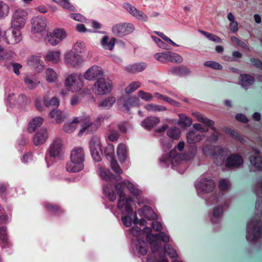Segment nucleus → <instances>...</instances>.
Segmentation results:
<instances>
[{"mask_svg":"<svg viewBox=\"0 0 262 262\" xmlns=\"http://www.w3.org/2000/svg\"><path fill=\"white\" fill-rule=\"evenodd\" d=\"M256 213L247 223L246 238L249 242L254 243L262 234V202L257 199L256 204Z\"/></svg>","mask_w":262,"mask_h":262,"instance_id":"obj_1","label":"nucleus"},{"mask_svg":"<svg viewBox=\"0 0 262 262\" xmlns=\"http://www.w3.org/2000/svg\"><path fill=\"white\" fill-rule=\"evenodd\" d=\"M28 13L23 9L16 10L12 14L11 21V28L12 29L13 42L12 44L19 42L22 38L21 30L24 27Z\"/></svg>","mask_w":262,"mask_h":262,"instance_id":"obj_2","label":"nucleus"},{"mask_svg":"<svg viewBox=\"0 0 262 262\" xmlns=\"http://www.w3.org/2000/svg\"><path fill=\"white\" fill-rule=\"evenodd\" d=\"M106 118L105 115L101 116L94 122H91L90 117L86 115L75 117V121H77V124L81 123V129L79 130L78 136H81L83 133L90 134L96 131L100 126L101 121Z\"/></svg>","mask_w":262,"mask_h":262,"instance_id":"obj_3","label":"nucleus"},{"mask_svg":"<svg viewBox=\"0 0 262 262\" xmlns=\"http://www.w3.org/2000/svg\"><path fill=\"white\" fill-rule=\"evenodd\" d=\"M115 189L119 195L118 208L121 211L122 214L125 213L127 214H132L133 212L132 205L134 204L133 200L130 198H126L125 197L122 185H116Z\"/></svg>","mask_w":262,"mask_h":262,"instance_id":"obj_4","label":"nucleus"},{"mask_svg":"<svg viewBox=\"0 0 262 262\" xmlns=\"http://www.w3.org/2000/svg\"><path fill=\"white\" fill-rule=\"evenodd\" d=\"M64 85L67 90L72 93L79 92L83 86V81L80 74H68L65 76Z\"/></svg>","mask_w":262,"mask_h":262,"instance_id":"obj_5","label":"nucleus"},{"mask_svg":"<svg viewBox=\"0 0 262 262\" xmlns=\"http://www.w3.org/2000/svg\"><path fill=\"white\" fill-rule=\"evenodd\" d=\"M195 187L198 195L206 200V194L213 190L215 184L211 179L200 178L195 182Z\"/></svg>","mask_w":262,"mask_h":262,"instance_id":"obj_6","label":"nucleus"},{"mask_svg":"<svg viewBox=\"0 0 262 262\" xmlns=\"http://www.w3.org/2000/svg\"><path fill=\"white\" fill-rule=\"evenodd\" d=\"M206 203L207 204H217L214 207L212 214L210 216V220L213 223H217L221 218L223 209V206H225L224 201L222 197L217 196H212L210 200H206Z\"/></svg>","mask_w":262,"mask_h":262,"instance_id":"obj_7","label":"nucleus"},{"mask_svg":"<svg viewBox=\"0 0 262 262\" xmlns=\"http://www.w3.org/2000/svg\"><path fill=\"white\" fill-rule=\"evenodd\" d=\"M112 89L111 81L105 78H98L93 85V92L98 95H103L110 92Z\"/></svg>","mask_w":262,"mask_h":262,"instance_id":"obj_8","label":"nucleus"},{"mask_svg":"<svg viewBox=\"0 0 262 262\" xmlns=\"http://www.w3.org/2000/svg\"><path fill=\"white\" fill-rule=\"evenodd\" d=\"M48 152L50 157L60 159L64 153L62 141L59 138L54 140L48 149Z\"/></svg>","mask_w":262,"mask_h":262,"instance_id":"obj_9","label":"nucleus"},{"mask_svg":"<svg viewBox=\"0 0 262 262\" xmlns=\"http://www.w3.org/2000/svg\"><path fill=\"white\" fill-rule=\"evenodd\" d=\"M134 29V25L130 23H120L113 26L112 32L115 36L121 37L131 33Z\"/></svg>","mask_w":262,"mask_h":262,"instance_id":"obj_10","label":"nucleus"},{"mask_svg":"<svg viewBox=\"0 0 262 262\" xmlns=\"http://www.w3.org/2000/svg\"><path fill=\"white\" fill-rule=\"evenodd\" d=\"M118 184L122 185L123 186H125L127 189L129 191L130 193L134 196H135L137 200V202L138 204L144 203L143 199L141 198L142 191L139 189L138 185L131 181H124L122 183H118Z\"/></svg>","mask_w":262,"mask_h":262,"instance_id":"obj_11","label":"nucleus"},{"mask_svg":"<svg viewBox=\"0 0 262 262\" xmlns=\"http://www.w3.org/2000/svg\"><path fill=\"white\" fill-rule=\"evenodd\" d=\"M67 36L66 32L63 29H55L47 34L48 42L52 46H56L63 40Z\"/></svg>","mask_w":262,"mask_h":262,"instance_id":"obj_12","label":"nucleus"},{"mask_svg":"<svg viewBox=\"0 0 262 262\" xmlns=\"http://www.w3.org/2000/svg\"><path fill=\"white\" fill-rule=\"evenodd\" d=\"M182 160V155L177 153L176 148L170 151L168 156L163 155L160 159V162L162 164L168 165L169 163H171L173 166L180 164Z\"/></svg>","mask_w":262,"mask_h":262,"instance_id":"obj_13","label":"nucleus"},{"mask_svg":"<svg viewBox=\"0 0 262 262\" xmlns=\"http://www.w3.org/2000/svg\"><path fill=\"white\" fill-rule=\"evenodd\" d=\"M100 141L96 137L91 139L90 142V148L91 155L96 162L100 161L102 152L100 148Z\"/></svg>","mask_w":262,"mask_h":262,"instance_id":"obj_14","label":"nucleus"},{"mask_svg":"<svg viewBox=\"0 0 262 262\" xmlns=\"http://www.w3.org/2000/svg\"><path fill=\"white\" fill-rule=\"evenodd\" d=\"M32 31L34 33H38L45 30L47 19L43 17L36 16L31 19Z\"/></svg>","mask_w":262,"mask_h":262,"instance_id":"obj_15","label":"nucleus"},{"mask_svg":"<svg viewBox=\"0 0 262 262\" xmlns=\"http://www.w3.org/2000/svg\"><path fill=\"white\" fill-rule=\"evenodd\" d=\"M147 240L150 245L160 248L159 241L161 240L164 243H167L169 241V236L165 232H160L159 234L147 235Z\"/></svg>","mask_w":262,"mask_h":262,"instance_id":"obj_16","label":"nucleus"},{"mask_svg":"<svg viewBox=\"0 0 262 262\" xmlns=\"http://www.w3.org/2000/svg\"><path fill=\"white\" fill-rule=\"evenodd\" d=\"M64 60L67 65L74 67L79 66L82 61L81 56L79 54L72 51L65 53Z\"/></svg>","mask_w":262,"mask_h":262,"instance_id":"obj_17","label":"nucleus"},{"mask_svg":"<svg viewBox=\"0 0 262 262\" xmlns=\"http://www.w3.org/2000/svg\"><path fill=\"white\" fill-rule=\"evenodd\" d=\"M226 166L229 168H237L243 164V157L237 154H233L229 156L225 161Z\"/></svg>","mask_w":262,"mask_h":262,"instance_id":"obj_18","label":"nucleus"},{"mask_svg":"<svg viewBox=\"0 0 262 262\" xmlns=\"http://www.w3.org/2000/svg\"><path fill=\"white\" fill-rule=\"evenodd\" d=\"M103 74L102 69L99 66L94 65L86 71L83 75V77L88 80L92 81L102 76Z\"/></svg>","mask_w":262,"mask_h":262,"instance_id":"obj_19","label":"nucleus"},{"mask_svg":"<svg viewBox=\"0 0 262 262\" xmlns=\"http://www.w3.org/2000/svg\"><path fill=\"white\" fill-rule=\"evenodd\" d=\"M139 103L138 99L135 97H123L118 100L119 105L127 111H128L132 106L138 105Z\"/></svg>","mask_w":262,"mask_h":262,"instance_id":"obj_20","label":"nucleus"},{"mask_svg":"<svg viewBox=\"0 0 262 262\" xmlns=\"http://www.w3.org/2000/svg\"><path fill=\"white\" fill-rule=\"evenodd\" d=\"M27 64L31 68L36 70L40 72L43 69L44 65L43 61L40 59V56L31 55L28 57Z\"/></svg>","mask_w":262,"mask_h":262,"instance_id":"obj_21","label":"nucleus"},{"mask_svg":"<svg viewBox=\"0 0 262 262\" xmlns=\"http://www.w3.org/2000/svg\"><path fill=\"white\" fill-rule=\"evenodd\" d=\"M7 99L8 101L12 106L15 104L23 105L26 104L27 102V97L24 94L16 96L15 94L12 93L9 95Z\"/></svg>","mask_w":262,"mask_h":262,"instance_id":"obj_22","label":"nucleus"},{"mask_svg":"<svg viewBox=\"0 0 262 262\" xmlns=\"http://www.w3.org/2000/svg\"><path fill=\"white\" fill-rule=\"evenodd\" d=\"M217 153L213 154L212 160L215 164L221 166L224 162L225 157L227 156L229 151L226 149L217 147Z\"/></svg>","mask_w":262,"mask_h":262,"instance_id":"obj_23","label":"nucleus"},{"mask_svg":"<svg viewBox=\"0 0 262 262\" xmlns=\"http://www.w3.org/2000/svg\"><path fill=\"white\" fill-rule=\"evenodd\" d=\"M151 253L147 257V262H158L162 258H164L165 254H161L160 248L153 245H151Z\"/></svg>","mask_w":262,"mask_h":262,"instance_id":"obj_24","label":"nucleus"},{"mask_svg":"<svg viewBox=\"0 0 262 262\" xmlns=\"http://www.w3.org/2000/svg\"><path fill=\"white\" fill-rule=\"evenodd\" d=\"M48 137L47 130L45 129H40L35 134L33 143L36 146L41 145L46 142Z\"/></svg>","mask_w":262,"mask_h":262,"instance_id":"obj_25","label":"nucleus"},{"mask_svg":"<svg viewBox=\"0 0 262 262\" xmlns=\"http://www.w3.org/2000/svg\"><path fill=\"white\" fill-rule=\"evenodd\" d=\"M84 168V164L80 162L70 159L66 165V169L70 172H77L82 170Z\"/></svg>","mask_w":262,"mask_h":262,"instance_id":"obj_26","label":"nucleus"},{"mask_svg":"<svg viewBox=\"0 0 262 262\" xmlns=\"http://www.w3.org/2000/svg\"><path fill=\"white\" fill-rule=\"evenodd\" d=\"M70 159L77 161L84 164L85 154L81 147H75L71 152Z\"/></svg>","mask_w":262,"mask_h":262,"instance_id":"obj_27","label":"nucleus"},{"mask_svg":"<svg viewBox=\"0 0 262 262\" xmlns=\"http://www.w3.org/2000/svg\"><path fill=\"white\" fill-rule=\"evenodd\" d=\"M254 153L257 156H251L249 158V160L251 164L255 168L259 170H262V158L258 156L259 151L256 149L253 148Z\"/></svg>","mask_w":262,"mask_h":262,"instance_id":"obj_28","label":"nucleus"},{"mask_svg":"<svg viewBox=\"0 0 262 262\" xmlns=\"http://www.w3.org/2000/svg\"><path fill=\"white\" fill-rule=\"evenodd\" d=\"M148 246L146 242L143 240H139L137 243L135 244L134 250L137 252L138 256L144 255L147 252Z\"/></svg>","mask_w":262,"mask_h":262,"instance_id":"obj_29","label":"nucleus"},{"mask_svg":"<svg viewBox=\"0 0 262 262\" xmlns=\"http://www.w3.org/2000/svg\"><path fill=\"white\" fill-rule=\"evenodd\" d=\"M160 122V119L157 117H150L146 118L141 122V125L144 128L150 130L158 125Z\"/></svg>","mask_w":262,"mask_h":262,"instance_id":"obj_30","label":"nucleus"},{"mask_svg":"<svg viewBox=\"0 0 262 262\" xmlns=\"http://www.w3.org/2000/svg\"><path fill=\"white\" fill-rule=\"evenodd\" d=\"M60 52L57 50L49 51L44 56V59L46 61L56 63L60 60Z\"/></svg>","mask_w":262,"mask_h":262,"instance_id":"obj_31","label":"nucleus"},{"mask_svg":"<svg viewBox=\"0 0 262 262\" xmlns=\"http://www.w3.org/2000/svg\"><path fill=\"white\" fill-rule=\"evenodd\" d=\"M187 142L190 144H194L201 141L204 136L198 132L192 130L188 132L186 136Z\"/></svg>","mask_w":262,"mask_h":262,"instance_id":"obj_32","label":"nucleus"},{"mask_svg":"<svg viewBox=\"0 0 262 262\" xmlns=\"http://www.w3.org/2000/svg\"><path fill=\"white\" fill-rule=\"evenodd\" d=\"M169 73L177 76H184L189 75L190 71L185 67H175L170 69Z\"/></svg>","mask_w":262,"mask_h":262,"instance_id":"obj_33","label":"nucleus"},{"mask_svg":"<svg viewBox=\"0 0 262 262\" xmlns=\"http://www.w3.org/2000/svg\"><path fill=\"white\" fill-rule=\"evenodd\" d=\"M254 81L253 77L248 74H241L239 83L242 87L244 89H247L251 85Z\"/></svg>","mask_w":262,"mask_h":262,"instance_id":"obj_34","label":"nucleus"},{"mask_svg":"<svg viewBox=\"0 0 262 262\" xmlns=\"http://www.w3.org/2000/svg\"><path fill=\"white\" fill-rule=\"evenodd\" d=\"M43 121V119L40 117H36L33 118L28 124V130L29 132H34L36 128L42 124Z\"/></svg>","mask_w":262,"mask_h":262,"instance_id":"obj_35","label":"nucleus"},{"mask_svg":"<svg viewBox=\"0 0 262 262\" xmlns=\"http://www.w3.org/2000/svg\"><path fill=\"white\" fill-rule=\"evenodd\" d=\"M146 68V64L144 62L136 63L126 67V70L130 73L141 72Z\"/></svg>","mask_w":262,"mask_h":262,"instance_id":"obj_36","label":"nucleus"},{"mask_svg":"<svg viewBox=\"0 0 262 262\" xmlns=\"http://www.w3.org/2000/svg\"><path fill=\"white\" fill-rule=\"evenodd\" d=\"M103 191L105 195L108 199L114 202L116 199V194L113 190V186L111 184H104Z\"/></svg>","mask_w":262,"mask_h":262,"instance_id":"obj_37","label":"nucleus"},{"mask_svg":"<svg viewBox=\"0 0 262 262\" xmlns=\"http://www.w3.org/2000/svg\"><path fill=\"white\" fill-rule=\"evenodd\" d=\"M98 169L99 176L103 180L106 181H110L111 178L113 177V174L111 172L110 170L104 166H99L98 167Z\"/></svg>","mask_w":262,"mask_h":262,"instance_id":"obj_38","label":"nucleus"},{"mask_svg":"<svg viewBox=\"0 0 262 262\" xmlns=\"http://www.w3.org/2000/svg\"><path fill=\"white\" fill-rule=\"evenodd\" d=\"M46 80L49 83L55 82L58 79V75L52 68H48L45 72Z\"/></svg>","mask_w":262,"mask_h":262,"instance_id":"obj_39","label":"nucleus"},{"mask_svg":"<svg viewBox=\"0 0 262 262\" xmlns=\"http://www.w3.org/2000/svg\"><path fill=\"white\" fill-rule=\"evenodd\" d=\"M179 119L178 122V124L182 127H186L190 126L192 123L191 119L186 116L183 114H179Z\"/></svg>","mask_w":262,"mask_h":262,"instance_id":"obj_40","label":"nucleus"},{"mask_svg":"<svg viewBox=\"0 0 262 262\" xmlns=\"http://www.w3.org/2000/svg\"><path fill=\"white\" fill-rule=\"evenodd\" d=\"M126 147L124 143H119L117 146V154L119 160L124 161L126 158Z\"/></svg>","mask_w":262,"mask_h":262,"instance_id":"obj_41","label":"nucleus"},{"mask_svg":"<svg viewBox=\"0 0 262 262\" xmlns=\"http://www.w3.org/2000/svg\"><path fill=\"white\" fill-rule=\"evenodd\" d=\"M192 114L196 118L198 121L201 122L205 125L211 127V128L213 127V125H214V122L212 120L204 117V115L198 113H194Z\"/></svg>","mask_w":262,"mask_h":262,"instance_id":"obj_42","label":"nucleus"},{"mask_svg":"<svg viewBox=\"0 0 262 262\" xmlns=\"http://www.w3.org/2000/svg\"><path fill=\"white\" fill-rule=\"evenodd\" d=\"M116 102V98L114 97H108L101 101L98 106L104 108H110Z\"/></svg>","mask_w":262,"mask_h":262,"instance_id":"obj_43","label":"nucleus"},{"mask_svg":"<svg viewBox=\"0 0 262 262\" xmlns=\"http://www.w3.org/2000/svg\"><path fill=\"white\" fill-rule=\"evenodd\" d=\"M24 79L25 84L30 89H35L38 86V84L39 83V81L28 75L25 76L24 77Z\"/></svg>","mask_w":262,"mask_h":262,"instance_id":"obj_44","label":"nucleus"},{"mask_svg":"<svg viewBox=\"0 0 262 262\" xmlns=\"http://www.w3.org/2000/svg\"><path fill=\"white\" fill-rule=\"evenodd\" d=\"M50 117L57 123H60L64 118L62 112L59 110H53L49 114Z\"/></svg>","mask_w":262,"mask_h":262,"instance_id":"obj_45","label":"nucleus"},{"mask_svg":"<svg viewBox=\"0 0 262 262\" xmlns=\"http://www.w3.org/2000/svg\"><path fill=\"white\" fill-rule=\"evenodd\" d=\"M130 15L140 21L146 22L148 19V16L143 11L137 9L135 10V11L132 13Z\"/></svg>","mask_w":262,"mask_h":262,"instance_id":"obj_46","label":"nucleus"},{"mask_svg":"<svg viewBox=\"0 0 262 262\" xmlns=\"http://www.w3.org/2000/svg\"><path fill=\"white\" fill-rule=\"evenodd\" d=\"M9 6L6 3L0 1V19L4 18L9 14Z\"/></svg>","mask_w":262,"mask_h":262,"instance_id":"obj_47","label":"nucleus"},{"mask_svg":"<svg viewBox=\"0 0 262 262\" xmlns=\"http://www.w3.org/2000/svg\"><path fill=\"white\" fill-rule=\"evenodd\" d=\"M104 153L106 159L108 160L114 159L115 157V149L114 147L112 144H108L106 147Z\"/></svg>","mask_w":262,"mask_h":262,"instance_id":"obj_48","label":"nucleus"},{"mask_svg":"<svg viewBox=\"0 0 262 262\" xmlns=\"http://www.w3.org/2000/svg\"><path fill=\"white\" fill-rule=\"evenodd\" d=\"M167 135L169 138L177 140L180 136V131L176 127H171L167 130Z\"/></svg>","mask_w":262,"mask_h":262,"instance_id":"obj_49","label":"nucleus"},{"mask_svg":"<svg viewBox=\"0 0 262 262\" xmlns=\"http://www.w3.org/2000/svg\"><path fill=\"white\" fill-rule=\"evenodd\" d=\"M77 121H75V118L73 119L71 122L66 123L63 126V130L68 133H71L73 132L77 127Z\"/></svg>","mask_w":262,"mask_h":262,"instance_id":"obj_50","label":"nucleus"},{"mask_svg":"<svg viewBox=\"0 0 262 262\" xmlns=\"http://www.w3.org/2000/svg\"><path fill=\"white\" fill-rule=\"evenodd\" d=\"M199 32L204 35L209 40H211L214 42L220 43L222 42V39L217 36L210 33L207 32L203 30H199Z\"/></svg>","mask_w":262,"mask_h":262,"instance_id":"obj_51","label":"nucleus"},{"mask_svg":"<svg viewBox=\"0 0 262 262\" xmlns=\"http://www.w3.org/2000/svg\"><path fill=\"white\" fill-rule=\"evenodd\" d=\"M145 108L149 112H162L166 110V108L163 106L154 104L146 105Z\"/></svg>","mask_w":262,"mask_h":262,"instance_id":"obj_52","label":"nucleus"},{"mask_svg":"<svg viewBox=\"0 0 262 262\" xmlns=\"http://www.w3.org/2000/svg\"><path fill=\"white\" fill-rule=\"evenodd\" d=\"M140 86L141 83L139 81H133L125 89V92L128 94H131L139 88Z\"/></svg>","mask_w":262,"mask_h":262,"instance_id":"obj_53","label":"nucleus"},{"mask_svg":"<svg viewBox=\"0 0 262 262\" xmlns=\"http://www.w3.org/2000/svg\"><path fill=\"white\" fill-rule=\"evenodd\" d=\"M168 61L180 63L183 61V58L177 53L169 52Z\"/></svg>","mask_w":262,"mask_h":262,"instance_id":"obj_54","label":"nucleus"},{"mask_svg":"<svg viewBox=\"0 0 262 262\" xmlns=\"http://www.w3.org/2000/svg\"><path fill=\"white\" fill-rule=\"evenodd\" d=\"M45 207L48 211L51 213H54L55 214H58L61 212L60 207L56 205L47 203H46Z\"/></svg>","mask_w":262,"mask_h":262,"instance_id":"obj_55","label":"nucleus"},{"mask_svg":"<svg viewBox=\"0 0 262 262\" xmlns=\"http://www.w3.org/2000/svg\"><path fill=\"white\" fill-rule=\"evenodd\" d=\"M169 52L157 53L154 55L155 58L161 62H165L168 60Z\"/></svg>","mask_w":262,"mask_h":262,"instance_id":"obj_56","label":"nucleus"},{"mask_svg":"<svg viewBox=\"0 0 262 262\" xmlns=\"http://www.w3.org/2000/svg\"><path fill=\"white\" fill-rule=\"evenodd\" d=\"M85 43L83 41H77L73 46V49L76 53H82L85 50Z\"/></svg>","mask_w":262,"mask_h":262,"instance_id":"obj_57","label":"nucleus"},{"mask_svg":"<svg viewBox=\"0 0 262 262\" xmlns=\"http://www.w3.org/2000/svg\"><path fill=\"white\" fill-rule=\"evenodd\" d=\"M59 6L63 8L69 10L71 11H74L75 10V7L70 4V0H61L60 2H56Z\"/></svg>","mask_w":262,"mask_h":262,"instance_id":"obj_58","label":"nucleus"},{"mask_svg":"<svg viewBox=\"0 0 262 262\" xmlns=\"http://www.w3.org/2000/svg\"><path fill=\"white\" fill-rule=\"evenodd\" d=\"M44 104L48 107H57L59 104V100L56 97H53L50 100H45Z\"/></svg>","mask_w":262,"mask_h":262,"instance_id":"obj_59","label":"nucleus"},{"mask_svg":"<svg viewBox=\"0 0 262 262\" xmlns=\"http://www.w3.org/2000/svg\"><path fill=\"white\" fill-rule=\"evenodd\" d=\"M111 167L114 171L117 174L120 175L122 173V170L116 160H110Z\"/></svg>","mask_w":262,"mask_h":262,"instance_id":"obj_60","label":"nucleus"},{"mask_svg":"<svg viewBox=\"0 0 262 262\" xmlns=\"http://www.w3.org/2000/svg\"><path fill=\"white\" fill-rule=\"evenodd\" d=\"M204 65L215 70H221L223 68L220 63L213 61H207L204 63Z\"/></svg>","mask_w":262,"mask_h":262,"instance_id":"obj_61","label":"nucleus"},{"mask_svg":"<svg viewBox=\"0 0 262 262\" xmlns=\"http://www.w3.org/2000/svg\"><path fill=\"white\" fill-rule=\"evenodd\" d=\"M137 95L139 97L146 101H149L151 100L153 97L152 95L150 93L145 92L142 90L138 91Z\"/></svg>","mask_w":262,"mask_h":262,"instance_id":"obj_62","label":"nucleus"},{"mask_svg":"<svg viewBox=\"0 0 262 262\" xmlns=\"http://www.w3.org/2000/svg\"><path fill=\"white\" fill-rule=\"evenodd\" d=\"M151 38L159 48L164 50L169 49L168 45L158 37L151 36Z\"/></svg>","mask_w":262,"mask_h":262,"instance_id":"obj_63","label":"nucleus"},{"mask_svg":"<svg viewBox=\"0 0 262 262\" xmlns=\"http://www.w3.org/2000/svg\"><path fill=\"white\" fill-rule=\"evenodd\" d=\"M0 246L3 249H9L12 247V244L9 238L1 239Z\"/></svg>","mask_w":262,"mask_h":262,"instance_id":"obj_64","label":"nucleus"}]
</instances>
